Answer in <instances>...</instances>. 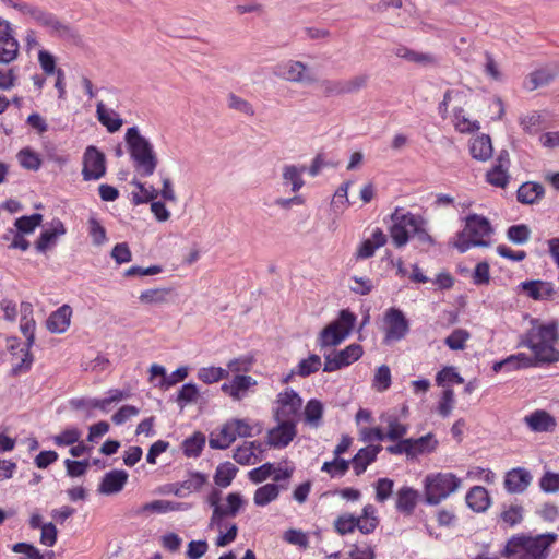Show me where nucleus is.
Returning <instances> with one entry per match:
<instances>
[{
	"instance_id": "72a5a7b5",
	"label": "nucleus",
	"mask_w": 559,
	"mask_h": 559,
	"mask_svg": "<svg viewBox=\"0 0 559 559\" xmlns=\"http://www.w3.org/2000/svg\"><path fill=\"white\" fill-rule=\"evenodd\" d=\"M257 451L262 452L261 443L243 442L235 449L233 459L240 465H252L259 461Z\"/></svg>"
},
{
	"instance_id": "79ce46f5",
	"label": "nucleus",
	"mask_w": 559,
	"mask_h": 559,
	"mask_svg": "<svg viewBox=\"0 0 559 559\" xmlns=\"http://www.w3.org/2000/svg\"><path fill=\"white\" fill-rule=\"evenodd\" d=\"M359 519V522L361 524L360 526V533L361 534H370L372 533L377 526L379 525V519L377 516V509L373 504H366L362 510L361 514L357 516Z\"/></svg>"
},
{
	"instance_id": "0eeeda50",
	"label": "nucleus",
	"mask_w": 559,
	"mask_h": 559,
	"mask_svg": "<svg viewBox=\"0 0 559 559\" xmlns=\"http://www.w3.org/2000/svg\"><path fill=\"white\" fill-rule=\"evenodd\" d=\"M556 361H559V352H531L530 355L524 352H520L518 355H511L508 358L496 362L493 365V371H511Z\"/></svg>"
},
{
	"instance_id": "f8f14e48",
	"label": "nucleus",
	"mask_w": 559,
	"mask_h": 559,
	"mask_svg": "<svg viewBox=\"0 0 559 559\" xmlns=\"http://www.w3.org/2000/svg\"><path fill=\"white\" fill-rule=\"evenodd\" d=\"M20 45L9 21L0 19V63L9 64L19 56Z\"/></svg>"
},
{
	"instance_id": "49530a36",
	"label": "nucleus",
	"mask_w": 559,
	"mask_h": 559,
	"mask_svg": "<svg viewBox=\"0 0 559 559\" xmlns=\"http://www.w3.org/2000/svg\"><path fill=\"white\" fill-rule=\"evenodd\" d=\"M13 360L15 361L12 362L11 373L13 376H20L31 369L34 362V356L32 352H15L13 353Z\"/></svg>"
},
{
	"instance_id": "393cba45",
	"label": "nucleus",
	"mask_w": 559,
	"mask_h": 559,
	"mask_svg": "<svg viewBox=\"0 0 559 559\" xmlns=\"http://www.w3.org/2000/svg\"><path fill=\"white\" fill-rule=\"evenodd\" d=\"M419 493L416 489L404 486L396 492L395 508L399 512L411 515L417 506Z\"/></svg>"
},
{
	"instance_id": "864d4df0",
	"label": "nucleus",
	"mask_w": 559,
	"mask_h": 559,
	"mask_svg": "<svg viewBox=\"0 0 559 559\" xmlns=\"http://www.w3.org/2000/svg\"><path fill=\"white\" fill-rule=\"evenodd\" d=\"M321 358L318 355H310L308 358L302 359L298 365L296 370H293L292 373H297L301 377H308L311 373L318 371L321 367Z\"/></svg>"
},
{
	"instance_id": "3c124183",
	"label": "nucleus",
	"mask_w": 559,
	"mask_h": 559,
	"mask_svg": "<svg viewBox=\"0 0 559 559\" xmlns=\"http://www.w3.org/2000/svg\"><path fill=\"white\" fill-rule=\"evenodd\" d=\"M374 499L379 503H384L393 493L394 480L383 477L379 478L374 484Z\"/></svg>"
},
{
	"instance_id": "412c9836",
	"label": "nucleus",
	"mask_w": 559,
	"mask_h": 559,
	"mask_svg": "<svg viewBox=\"0 0 559 559\" xmlns=\"http://www.w3.org/2000/svg\"><path fill=\"white\" fill-rule=\"evenodd\" d=\"M72 308L69 305H62L52 311L46 320V328L51 333H64L71 323Z\"/></svg>"
},
{
	"instance_id": "4468645a",
	"label": "nucleus",
	"mask_w": 559,
	"mask_h": 559,
	"mask_svg": "<svg viewBox=\"0 0 559 559\" xmlns=\"http://www.w3.org/2000/svg\"><path fill=\"white\" fill-rule=\"evenodd\" d=\"M257 384V380L251 376L235 374L222 384L221 390L233 401H241Z\"/></svg>"
},
{
	"instance_id": "aec40b11",
	"label": "nucleus",
	"mask_w": 559,
	"mask_h": 559,
	"mask_svg": "<svg viewBox=\"0 0 559 559\" xmlns=\"http://www.w3.org/2000/svg\"><path fill=\"white\" fill-rule=\"evenodd\" d=\"M532 483L531 473L524 467L509 471L504 477V488L510 493H522Z\"/></svg>"
},
{
	"instance_id": "f704fd0d",
	"label": "nucleus",
	"mask_w": 559,
	"mask_h": 559,
	"mask_svg": "<svg viewBox=\"0 0 559 559\" xmlns=\"http://www.w3.org/2000/svg\"><path fill=\"white\" fill-rule=\"evenodd\" d=\"M492 151L489 135L481 134L471 140L469 152L473 158L485 162L492 156Z\"/></svg>"
},
{
	"instance_id": "2f4dec72",
	"label": "nucleus",
	"mask_w": 559,
	"mask_h": 559,
	"mask_svg": "<svg viewBox=\"0 0 559 559\" xmlns=\"http://www.w3.org/2000/svg\"><path fill=\"white\" fill-rule=\"evenodd\" d=\"M287 487L283 484L267 483L255 489L253 495V502L257 507H265L275 501L280 497L281 489Z\"/></svg>"
},
{
	"instance_id": "c03bdc74",
	"label": "nucleus",
	"mask_w": 559,
	"mask_h": 559,
	"mask_svg": "<svg viewBox=\"0 0 559 559\" xmlns=\"http://www.w3.org/2000/svg\"><path fill=\"white\" fill-rule=\"evenodd\" d=\"M206 481H207L206 475H204L200 472L192 473L188 479L183 480L180 484V487L178 489H176L174 491V493L176 496L183 497L185 490L188 492L199 491L206 484Z\"/></svg>"
},
{
	"instance_id": "4be33fe9",
	"label": "nucleus",
	"mask_w": 559,
	"mask_h": 559,
	"mask_svg": "<svg viewBox=\"0 0 559 559\" xmlns=\"http://www.w3.org/2000/svg\"><path fill=\"white\" fill-rule=\"evenodd\" d=\"M381 450L382 447L380 444H370L361 448L349 462V464L352 463L355 475L360 476L364 474L367 467L377 460Z\"/></svg>"
},
{
	"instance_id": "c9c22d12",
	"label": "nucleus",
	"mask_w": 559,
	"mask_h": 559,
	"mask_svg": "<svg viewBox=\"0 0 559 559\" xmlns=\"http://www.w3.org/2000/svg\"><path fill=\"white\" fill-rule=\"evenodd\" d=\"M96 115L98 121L105 126L110 133L118 131L122 127L123 121L119 115L115 110L108 109L103 102L97 104Z\"/></svg>"
},
{
	"instance_id": "39448f33",
	"label": "nucleus",
	"mask_w": 559,
	"mask_h": 559,
	"mask_svg": "<svg viewBox=\"0 0 559 559\" xmlns=\"http://www.w3.org/2000/svg\"><path fill=\"white\" fill-rule=\"evenodd\" d=\"M253 435V426L248 419L231 418L210 433L209 445L211 449L225 450L237 438H249Z\"/></svg>"
},
{
	"instance_id": "6e6d98bb",
	"label": "nucleus",
	"mask_w": 559,
	"mask_h": 559,
	"mask_svg": "<svg viewBox=\"0 0 559 559\" xmlns=\"http://www.w3.org/2000/svg\"><path fill=\"white\" fill-rule=\"evenodd\" d=\"M88 234L92 238V242L95 246H102L107 241V235L105 227L99 223V221L92 216L88 218Z\"/></svg>"
},
{
	"instance_id": "7ed1b4c3",
	"label": "nucleus",
	"mask_w": 559,
	"mask_h": 559,
	"mask_svg": "<svg viewBox=\"0 0 559 559\" xmlns=\"http://www.w3.org/2000/svg\"><path fill=\"white\" fill-rule=\"evenodd\" d=\"M462 486V479L451 472L427 474L423 481L425 502L437 506L456 492Z\"/></svg>"
},
{
	"instance_id": "e433bc0d",
	"label": "nucleus",
	"mask_w": 559,
	"mask_h": 559,
	"mask_svg": "<svg viewBox=\"0 0 559 559\" xmlns=\"http://www.w3.org/2000/svg\"><path fill=\"white\" fill-rule=\"evenodd\" d=\"M189 506L187 503L169 501V500H154L147 502L141 507L140 512H151V513H168L175 511H183L188 510Z\"/></svg>"
},
{
	"instance_id": "a18cd8bd",
	"label": "nucleus",
	"mask_w": 559,
	"mask_h": 559,
	"mask_svg": "<svg viewBox=\"0 0 559 559\" xmlns=\"http://www.w3.org/2000/svg\"><path fill=\"white\" fill-rule=\"evenodd\" d=\"M453 123L455 130L461 133H471L480 128L479 122L477 120H471L462 108L454 110Z\"/></svg>"
},
{
	"instance_id": "58836bf2",
	"label": "nucleus",
	"mask_w": 559,
	"mask_h": 559,
	"mask_svg": "<svg viewBox=\"0 0 559 559\" xmlns=\"http://www.w3.org/2000/svg\"><path fill=\"white\" fill-rule=\"evenodd\" d=\"M360 526L359 519L352 513L340 514L333 523L334 531L341 536L352 534L355 530L360 532Z\"/></svg>"
},
{
	"instance_id": "b1692460",
	"label": "nucleus",
	"mask_w": 559,
	"mask_h": 559,
	"mask_svg": "<svg viewBox=\"0 0 559 559\" xmlns=\"http://www.w3.org/2000/svg\"><path fill=\"white\" fill-rule=\"evenodd\" d=\"M364 352H329L325 356L323 370L325 372L335 371L342 367L357 361Z\"/></svg>"
},
{
	"instance_id": "423d86ee",
	"label": "nucleus",
	"mask_w": 559,
	"mask_h": 559,
	"mask_svg": "<svg viewBox=\"0 0 559 559\" xmlns=\"http://www.w3.org/2000/svg\"><path fill=\"white\" fill-rule=\"evenodd\" d=\"M356 316L348 309L340 311L337 319L329 323L319 334L318 344L321 347H335L352 333Z\"/></svg>"
},
{
	"instance_id": "9d476101",
	"label": "nucleus",
	"mask_w": 559,
	"mask_h": 559,
	"mask_svg": "<svg viewBox=\"0 0 559 559\" xmlns=\"http://www.w3.org/2000/svg\"><path fill=\"white\" fill-rule=\"evenodd\" d=\"M558 340V324L554 322L533 326L528 332V345L531 349H555Z\"/></svg>"
},
{
	"instance_id": "338daca9",
	"label": "nucleus",
	"mask_w": 559,
	"mask_h": 559,
	"mask_svg": "<svg viewBox=\"0 0 559 559\" xmlns=\"http://www.w3.org/2000/svg\"><path fill=\"white\" fill-rule=\"evenodd\" d=\"M454 391L450 388L444 389L438 403L439 415L442 417H448L454 407Z\"/></svg>"
},
{
	"instance_id": "dca6fc26",
	"label": "nucleus",
	"mask_w": 559,
	"mask_h": 559,
	"mask_svg": "<svg viewBox=\"0 0 559 559\" xmlns=\"http://www.w3.org/2000/svg\"><path fill=\"white\" fill-rule=\"evenodd\" d=\"M245 506V500L239 492H230L226 497V506H216L214 508L210 526L221 527L224 518L236 516L240 509Z\"/></svg>"
},
{
	"instance_id": "cd10ccee",
	"label": "nucleus",
	"mask_w": 559,
	"mask_h": 559,
	"mask_svg": "<svg viewBox=\"0 0 559 559\" xmlns=\"http://www.w3.org/2000/svg\"><path fill=\"white\" fill-rule=\"evenodd\" d=\"M545 189L542 183L527 181L519 187L516 199L522 204H535L543 199Z\"/></svg>"
},
{
	"instance_id": "5fc2aeb1",
	"label": "nucleus",
	"mask_w": 559,
	"mask_h": 559,
	"mask_svg": "<svg viewBox=\"0 0 559 559\" xmlns=\"http://www.w3.org/2000/svg\"><path fill=\"white\" fill-rule=\"evenodd\" d=\"M81 431L75 427H70L52 437V441L57 447L73 445L80 441Z\"/></svg>"
},
{
	"instance_id": "7c9ffc66",
	"label": "nucleus",
	"mask_w": 559,
	"mask_h": 559,
	"mask_svg": "<svg viewBox=\"0 0 559 559\" xmlns=\"http://www.w3.org/2000/svg\"><path fill=\"white\" fill-rule=\"evenodd\" d=\"M409 440V459H415L423 454L433 452L438 447V440L435 435L429 432L420 438H407Z\"/></svg>"
},
{
	"instance_id": "ea45409f",
	"label": "nucleus",
	"mask_w": 559,
	"mask_h": 559,
	"mask_svg": "<svg viewBox=\"0 0 559 559\" xmlns=\"http://www.w3.org/2000/svg\"><path fill=\"white\" fill-rule=\"evenodd\" d=\"M557 75V72L551 69H539L532 72L524 85L528 91H534L540 86L547 85L550 83Z\"/></svg>"
},
{
	"instance_id": "f3484780",
	"label": "nucleus",
	"mask_w": 559,
	"mask_h": 559,
	"mask_svg": "<svg viewBox=\"0 0 559 559\" xmlns=\"http://www.w3.org/2000/svg\"><path fill=\"white\" fill-rule=\"evenodd\" d=\"M281 76L288 82L312 84L317 81L308 66L301 61L288 60L281 66Z\"/></svg>"
},
{
	"instance_id": "4c0bfd02",
	"label": "nucleus",
	"mask_w": 559,
	"mask_h": 559,
	"mask_svg": "<svg viewBox=\"0 0 559 559\" xmlns=\"http://www.w3.org/2000/svg\"><path fill=\"white\" fill-rule=\"evenodd\" d=\"M131 185L134 186L139 191L132 192V203L134 205H140L148 202H154L155 199L159 195L158 190L154 188V186H146L138 179H133Z\"/></svg>"
},
{
	"instance_id": "5701e85b",
	"label": "nucleus",
	"mask_w": 559,
	"mask_h": 559,
	"mask_svg": "<svg viewBox=\"0 0 559 559\" xmlns=\"http://www.w3.org/2000/svg\"><path fill=\"white\" fill-rule=\"evenodd\" d=\"M128 473L122 469H114L106 473L99 484L98 491L104 495H114L120 492L127 480Z\"/></svg>"
},
{
	"instance_id": "13d9d810",
	"label": "nucleus",
	"mask_w": 559,
	"mask_h": 559,
	"mask_svg": "<svg viewBox=\"0 0 559 559\" xmlns=\"http://www.w3.org/2000/svg\"><path fill=\"white\" fill-rule=\"evenodd\" d=\"M487 181L496 187L504 188L509 183L508 168L501 166H493L486 175Z\"/></svg>"
},
{
	"instance_id": "bb28decb",
	"label": "nucleus",
	"mask_w": 559,
	"mask_h": 559,
	"mask_svg": "<svg viewBox=\"0 0 559 559\" xmlns=\"http://www.w3.org/2000/svg\"><path fill=\"white\" fill-rule=\"evenodd\" d=\"M175 295V290L171 287H158L143 290L139 300L142 305L146 306H159L171 301V297Z\"/></svg>"
},
{
	"instance_id": "f257e3e1",
	"label": "nucleus",
	"mask_w": 559,
	"mask_h": 559,
	"mask_svg": "<svg viewBox=\"0 0 559 559\" xmlns=\"http://www.w3.org/2000/svg\"><path fill=\"white\" fill-rule=\"evenodd\" d=\"M557 539L556 533L514 534L507 540L501 556L506 559H547Z\"/></svg>"
},
{
	"instance_id": "37998d69",
	"label": "nucleus",
	"mask_w": 559,
	"mask_h": 559,
	"mask_svg": "<svg viewBox=\"0 0 559 559\" xmlns=\"http://www.w3.org/2000/svg\"><path fill=\"white\" fill-rule=\"evenodd\" d=\"M238 473V468L230 462H225L216 467L214 481L221 488L228 487Z\"/></svg>"
},
{
	"instance_id": "a19ab883",
	"label": "nucleus",
	"mask_w": 559,
	"mask_h": 559,
	"mask_svg": "<svg viewBox=\"0 0 559 559\" xmlns=\"http://www.w3.org/2000/svg\"><path fill=\"white\" fill-rule=\"evenodd\" d=\"M205 436L201 431L194 432L182 442V451L187 457H198L201 455L205 445Z\"/></svg>"
},
{
	"instance_id": "bf43d9fd",
	"label": "nucleus",
	"mask_w": 559,
	"mask_h": 559,
	"mask_svg": "<svg viewBox=\"0 0 559 559\" xmlns=\"http://www.w3.org/2000/svg\"><path fill=\"white\" fill-rule=\"evenodd\" d=\"M274 473V463H264L248 472V478L253 484H262Z\"/></svg>"
},
{
	"instance_id": "c85d7f7f",
	"label": "nucleus",
	"mask_w": 559,
	"mask_h": 559,
	"mask_svg": "<svg viewBox=\"0 0 559 559\" xmlns=\"http://www.w3.org/2000/svg\"><path fill=\"white\" fill-rule=\"evenodd\" d=\"M466 504L475 512H485L490 507V496L483 486L472 487L465 497Z\"/></svg>"
},
{
	"instance_id": "4d7b16f0",
	"label": "nucleus",
	"mask_w": 559,
	"mask_h": 559,
	"mask_svg": "<svg viewBox=\"0 0 559 559\" xmlns=\"http://www.w3.org/2000/svg\"><path fill=\"white\" fill-rule=\"evenodd\" d=\"M323 415V405L320 401L313 399L308 401L305 407V419L307 423L318 426Z\"/></svg>"
},
{
	"instance_id": "603ef678",
	"label": "nucleus",
	"mask_w": 559,
	"mask_h": 559,
	"mask_svg": "<svg viewBox=\"0 0 559 559\" xmlns=\"http://www.w3.org/2000/svg\"><path fill=\"white\" fill-rule=\"evenodd\" d=\"M228 371L221 367H203L198 371V378L206 384L216 383L227 378Z\"/></svg>"
},
{
	"instance_id": "473e14b6",
	"label": "nucleus",
	"mask_w": 559,
	"mask_h": 559,
	"mask_svg": "<svg viewBox=\"0 0 559 559\" xmlns=\"http://www.w3.org/2000/svg\"><path fill=\"white\" fill-rule=\"evenodd\" d=\"M521 286L526 295L534 300L549 299L556 293L551 283L543 281L523 282Z\"/></svg>"
},
{
	"instance_id": "774afa93",
	"label": "nucleus",
	"mask_w": 559,
	"mask_h": 559,
	"mask_svg": "<svg viewBox=\"0 0 559 559\" xmlns=\"http://www.w3.org/2000/svg\"><path fill=\"white\" fill-rule=\"evenodd\" d=\"M539 487L544 492L555 493L559 491V473L546 472L539 479Z\"/></svg>"
},
{
	"instance_id": "a878e982",
	"label": "nucleus",
	"mask_w": 559,
	"mask_h": 559,
	"mask_svg": "<svg viewBox=\"0 0 559 559\" xmlns=\"http://www.w3.org/2000/svg\"><path fill=\"white\" fill-rule=\"evenodd\" d=\"M66 234V227L60 219H53L48 229L41 231L38 240L36 241V249L38 252H45L49 247L53 246L59 236Z\"/></svg>"
},
{
	"instance_id": "052dcab7",
	"label": "nucleus",
	"mask_w": 559,
	"mask_h": 559,
	"mask_svg": "<svg viewBox=\"0 0 559 559\" xmlns=\"http://www.w3.org/2000/svg\"><path fill=\"white\" fill-rule=\"evenodd\" d=\"M396 56L412 62L428 64L435 62V58L428 53H420L409 50L406 47H401L396 50Z\"/></svg>"
},
{
	"instance_id": "6e6552de",
	"label": "nucleus",
	"mask_w": 559,
	"mask_h": 559,
	"mask_svg": "<svg viewBox=\"0 0 559 559\" xmlns=\"http://www.w3.org/2000/svg\"><path fill=\"white\" fill-rule=\"evenodd\" d=\"M33 21L44 27L52 37L73 43L80 39L75 28L41 7H37Z\"/></svg>"
},
{
	"instance_id": "20e7f679",
	"label": "nucleus",
	"mask_w": 559,
	"mask_h": 559,
	"mask_svg": "<svg viewBox=\"0 0 559 559\" xmlns=\"http://www.w3.org/2000/svg\"><path fill=\"white\" fill-rule=\"evenodd\" d=\"M491 233V225L486 217L477 214L468 215L465 218V227L459 233L454 246L462 253L472 247H487L489 241L486 238Z\"/></svg>"
},
{
	"instance_id": "a211bd4d",
	"label": "nucleus",
	"mask_w": 559,
	"mask_h": 559,
	"mask_svg": "<svg viewBox=\"0 0 559 559\" xmlns=\"http://www.w3.org/2000/svg\"><path fill=\"white\" fill-rule=\"evenodd\" d=\"M296 421L278 420V425L267 432V443L277 449L287 447L296 437Z\"/></svg>"
},
{
	"instance_id": "9b49d317",
	"label": "nucleus",
	"mask_w": 559,
	"mask_h": 559,
	"mask_svg": "<svg viewBox=\"0 0 559 559\" xmlns=\"http://www.w3.org/2000/svg\"><path fill=\"white\" fill-rule=\"evenodd\" d=\"M276 404L275 417L277 420L296 421L302 406V400L294 390L286 389L277 395Z\"/></svg>"
},
{
	"instance_id": "2eb2a0df",
	"label": "nucleus",
	"mask_w": 559,
	"mask_h": 559,
	"mask_svg": "<svg viewBox=\"0 0 559 559\" xmlns=\"http://www.w3.org/2000/svg\"><path fill=\"white\" fill-rule=\"evenodd\" d=\"M384 330L388 345L391 341H399L406 335L408 331V322L401 310L390 308L385 312Z\"/></svg>"
},
{
	"instance_id": "de8ad7c7",
	"label": "nucleus",
	"mask_w": 559,
	"mask_h": 559,
	"mask_svg": "<svg viewBox=\"0 0 559 559\" xmlns=\"http://www.w3.org/2000/svg\"><path fill=\"white\" fill-rule=\"evenodd\" d=\"M349 469V461L335 456L334 460L324 462L321 471L329 474L331 478L342 477Z\"/></svg>"
},
{
	"instance_id": "c756f323",
	"label": "nucleus",
	"mask_w": 559,
	"mask_h": 559,
	"mask_svg": "<svg viewBox=\"0 0 559 559\" xmlns=\"http://www.w3.org/2000/svg\"><path fill=\"white\" fill-rule=\"evenodd\" d=\"M306 169L304 165H284L282 168L283 185L290 186L293 192H298L305 186L302 175Z\"/></svg>"
},
{
	"instance_id": "680f3d73",
	"label": "nucleus",
	"mask_w": 559,
	"mask_h": 559,
	"mask_svg": "<svg viewBox=\"0 0 559 559\" xmlns=\"http://www.w3.org/2000/svg\"><path fill=\"white\" fill-rule=\"evenodd\" d=\"M350 182H344L341 185V187L336 190V192L333 195L331 206L334 212H342L344 209L349 204L348 200V189H349Z\"/></svg>"
},
{
	"instance_id": "8fccbe9b",
	"label": "nucleus",
	"mask_w": 559,
	"mask_h": 559,
	"mask_svg": "<svg viewBox=\"0 0 559 559\" xmlns=\"http://www.w3.org/2000/svg\"><path fill=\"white\" fill-rule=\"evenodd\" d=\"M43 222V215L35 213L31 216H21L15 223V230L21 234H32Z\"/></svg>"
},
{
	"instance_id": "1a4fd4ad",
	"label": "nucleus",
	"mask_w": 559,
	"mask_h": 559,
	"mask_svg": "<svg viewBox=\"0 0 559 559\" xmlns=\"http://www.w3.org/2000/svg\"><path fill=\"white\" fill-rule=\"evenodd\" d=\"M391 226L389 233L395 247H404L409 240V231L416 226V218L411 212L404 209H395L391 214Z\"/></svg>"
},
{
	"instance_id": "0e129e2a",
	"label": "nucleus",
	"mask_w": 559,
	"mask_h": 559,
	"mask_svg": "<svg viewBox=\"0 0 559 559\" xmlns=\"http://www.w3.org/2000/svg\"><path fill=\"white\" fill-rule=\"evenodd\" d=\"M199 397V390L195 384L187 383L183 384L177 395V403L183 407L189 403L197 402Z\"/></svg>"
},
{
	"instance_id": "ddd939ff",
	"label": "nucleus",
	"mask_w": 559,
	"mask_h": 559,
	"mask_svg": "<svg viewBox=\"0 0 559 559\" xmlns=\"http://www.w3.org/2000/svg\"><path fill=\"white\" fill-rule=\"evenodd\" d=\"M105 155L95 146H88L83 156L82 175L85 180H97L106 173Z\"/></svg>"
},
{
	"instance_id": "e2e57ef3",
	"label": "nucleus",
	"mask_w": 559,
	"mask_h": 559,
	"mask_svg": "<svg viewBox=\"0 0 559 559\" xmlns=\"http://www.w3.org/2000/svg\"><path fill=\"white\" fill-rule=\"evenodd\" d=\"M391 385V371L390 368L385 365L380 366L374 374L373 378V388L379 391L383 392L388 390Z\"/></svg>"
},
{
	"instance_id": "09e8293b",
	"label": "nucleus",
	"mask_w": 559,
	"mask_h": 559,
	"mask_svg": "<svg viewBox=\"0 0 559 559\" xmlns=\"http://www.w3.org/2000/svg\"><path fill=\"white\" fill-rule=\"evenodd\" d=\"M20 165L28 170H38L41 166L39 155L29 147H24L17 153Z\"/></svg>"
},
{
	"instance_id": "f03ea898",
	"label": "nucleus",
	"mask_w": 559,
	"mask_h": 559,
	"mask_svg": "<svg viewBox=\"0 0 559 559\" xmlns=\"http://www.w3.org/2000/svg\"><path fill=\"white\" fill-rule=\"evenodd\" d=\"M124 140L135 174L152 176L158 166V157L150 140L140 133L138 127L128 128Z\"/></svg>"
},
{
	"instance_id": "6ab92c4d",
	"label": "nucleus",
	"mask_w": 559,
	"mask_h": 559,
	"mask_svg": "<svg viewBox=\"0 0 559 559\" xmlns=\"http://www.w3.org/2000/svg\"><path fill=\"white\" fill-rule=\"evenodd\" d=\"M533 432H552L557 428L556 418L545 409H536L523 418Z\"/></svg>"
},
{
	"instance_id": "69168bd1",
	"label": "nucleus",
	"mask_w": 559,
	"mask_h": 559,
	"mask_svg": "<svg viewBox=\"0 0 559 559\" xmlns=\"http://www.w3.org/2000/svg\"><path fill=\"white\" fill-rule=\"evenodd\" d=\"M531 230L524 225H513L508 229V238L515 245H523L530 239Z\"/></svg>"
}]
</instances>
